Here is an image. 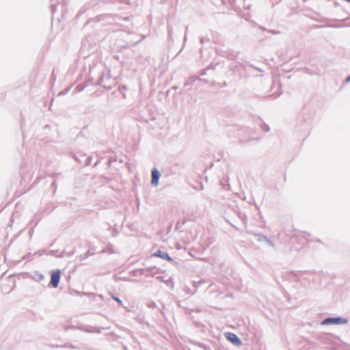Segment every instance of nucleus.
Segmentation results:
<instances>
[{
	"instance_id": "obj_4",
	"label": "nucleus",
	"mask_w": 350,
	"mask_h": 350,
	"mask_svg": "<svg viewBox=\"0 0 350 350\" xmlns=\"http://www.w3.org/2000/svg\"><path fill=\"white\" fill-rule=\"evenodd\" d=\"M226 338L231 342L235 346H240L242 345L241 340L239 339V338L233 333L228 332L226 334Z\"/></svg>"
},
{
	"instance_id": "obj_5",
	"label": "nucleus",
	"mask_w": 350,
	"mask_h": 350,
	"mask_svg": "<svg viewBox=\"0 0 350 350\" xmlns=\"http://www.w3.org/2000/svg\"><path fill=\"white\" fill-rule=\"evenodd\" d=\"M153 256H155V257H159L162 259H164V260H167L168 261H172V258L168 255L167 253L163 252V251H161L160 250H158L157 251H156L153 254H152Z\"/></svg>"
},
{
	"instance_id": "obj_3",
	"label": "nucleus",
	"mask_w": 350,
	"mask_h": 350,
	"mask_svg": "<svg viewBox=\"0 0 350 350\" xmlns=\"http://www.w3.org/2000/svg\"><path fill=\"white\" fill-rule=\"evenodd\" d=\"M161 177V174L159 170L154 167L151 171V185L153 187H157L159 184V180Z\"/></svg>"
},
{
	"instance_id": "obj_12",
	"label": "nucleus",
	"mask_w": 350,
	"mask_h": 350,
	"mask_svg": "<svg viewBox=\"0 0 350 350\" xmlns=\"http://www.w3.org/2000/svg\"><path fill=\"white\" fill-rule=\"evenodd\" d=\"M346 81L347 82H349L350 81V76L348 77L347 79H346Z\"/></svg>"
},
{
	"instance_id": "obj_1",
	"label": "nucleus",
	"mask_w": 350,
	"mask_h": 350,
	"mask_svg": "<svg viewBox=\"0 0 350 350\" xmlns=\"http://www.w3.org/2000/svg\"><path fill=\"white\" fill-rule=\"evenodd\" d=\"M348 323V320L342 317H327L323 319L321 325H341V324H347Z\"/></svg>"
},
{
	"instance_id": "obj_6",
	"label": "nucleus",
	"mask_w": 350,
	"mask_h": 350,
	"mask_svg": "<svg viewBox=\"0 0 350 350\" xmlns=\"http://www.w3.org/2000/svg\"><path fill=\"white\" fill-rule=\"evenodd\" d=\"M33 279L38 282H40L44 279V275L39 272H35L33 274Z\"/></svg>"
},
{
	"instance_id": "obj_11",
	"label": "nucleus",
	"mask_w": 350,
	"mask_h": 350,
	"mask_svg": "<svg viewBox=\"0 0 350 350\" xmlns=\"http://www.w3.org/2000/svg\"><path fill=\"white\" fill-rule=\"evenodd\" d=\"M269 130V128L267 126H265V131H268Z\"/></svg>"
},
{
	"instance_id": "obj_9",
	"label": "nucleus",
	"mask_w": 350,
	"mask_h": 350,
	"mask_svg": "<svg viewBox=\"0 0 350 350\" xmlns=\"http://www.w3.org/2000/svg\"><path fill=\"white\" fill-rule=\"evenodd\" d=\"M140 40H137V41H135L133 40H131L130 42H131V45H135L136 44H137Z\"/></svg>"
},
{
	"instance_id": "obj_10",
	"label": "nucleus",
	"mask_w": 350,
	"mask_h": 350,
	"mask_svg": "<svg viewBox=\"0 0 350 350\" xmlns=\"http://www.w3.org/2000/svg\"><path fill=\"white\" fill-rule=\"evenodd\" d=\"M204 41H205V38H202L200 39V42H201L202 44H204Z\"/></svg>"
},
{
	"instance_id": "obj_7",
	"label": "nucleus",
	"mask_w": 350,
	"mask_h": 350,
	"mask_svg": "<svg viewBox=\"0 0 350 350\" xmlns=\"http://www.w3.org/2000/svg\"><path fill=\"white\" fill-rule=\"evenodd\" d=\"M263 238H264V239H265V240L267 241V243H268L271 246H273V243H272L270 240H269V239H267V237H263Z\"/></svg>"
},
{
	"instance_id": "obj_2",
	"label": "nucleus",
	"mask_w": 350,
	"mask_h": 350,
	"mask_svg": "<svg viewBox=\"0 0 350 350\" xmlns=\"http://www.w3.org/2000/svg\"><path fill=\"white\" fill-rule=\"evenodd\" d=\"M61 271L59 269L54 271L51 274V281L50 284L54 287H57L59 280H60Z\"/></svg>"
},
{
	"instance_id": "obj_8",
	"label": "nucleus",
	"mask_w": 350,
	"mask_h": 350,
	"mask_svg": "<svg viewBox=\"0 0 350 350\" xmlns=\"http://www.w3.org/2000/svg\"><path fill=\"white\" fill-rule=\"evenodd\" d=\"M113 299H115L116 301H117L120 304H122V300H120L119 298L116 297H113Z\"/></svg>"
}]
</instances>
